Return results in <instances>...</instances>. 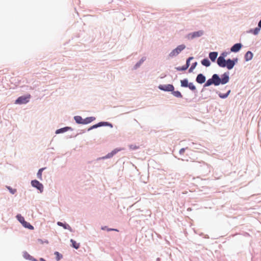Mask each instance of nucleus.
Instances as JSON below:
<instances>
[{
	"label": "nucleus",
	"mask_w": 261,
	"mask_h": 261,
	"mask_svg": "<svg viewBox=\"0 0 261 261\" xmlns=\"http://www.w3.org/2000/svg\"><path fill=\"white\" fill-rule=\"evenodd\" d=\"M212 78L214 85L215 86H218L220 84H225L228 82V75L226 73L223 74L221 78H220L217 74H214L212 76Z\"/></svg>",
	"instance_id": "1"
},
{
	"label": "nucleus",
	"mask_w": 261,
	"mask_h": 261,
	"mask_svg": "<svg viewBox=\"0 0 261 261\" xmlns=\"http://www.w3.org/2000/svg\"><path fill=\"white\" fill-rule=\"evenodd\" d=\"M16 218L17 220L22 224V225L27 228L30 229H33L34 227L31 225L29 222H27L24 220V218L20 214L17 215Z\"/></svg>",
	"instance_id": "2"
},
{
	"label": "nucleus",
	"mask_w": 261,
	"mask_h": 261,
	"mask_svg": "<svg viewBox=\"0 0 261 261\" xmlns=\"http://www.w3.org/2000/svg\"><path fill=\"white\" fill-rule=\"evenodd\" d=\"M31 97L30 95L26 96H20L15 101L16 104H24L29 102Z\"/></svg>",
	"instance_id": "3"
},
{
	"label": "nucleus",
	"mask_w": 261,
	"mask_h": 261,
	"mask_svg": "<svg viewBox=\"0 0 261 261\" xmlns=\"http://www.w3.org/2000/svg\"><path fill=\"white\" fill-rule=\"evenodd\" d=\"M228 63V61H226L224 59L223 56H220L217 59V64L218 65L222 67H224L226 66L228 67L227 64Z\"/></svg>",
	"instance_id": "4"
},
{
	"label": "nucleus",
	"mask_w": 261,
	"mask_h": 261,
	"mask_svg": "<svg viewBox=\"0 0 261 261\" xmlns=\"http://www.w3.org/2000/svg\"><path fill=\"white\" fill-rule=\"evenodd\" d=\"M31 184L33 187L37 188L40 192H42L43 190V185L37 180H33L31 182Z\"/></svg>",
	"instance_id": "5"
},
{
	"label": "nucleus",
	"mask_w": 261,
	"mask_h": 261,
	"mask_svg": "<svg viewBox=\"0 0 261 261\" xmlns=\"http://www.w3.org/2000/svg\"><path fill=\"white\" fill-rule=\"evenodd\" d=\"M159 88L165 91H173L174 88L172 85L168 84L166 85H160Z\"/></svg>",
	"instance_id": "6"
},
{
	"label": "nucleus",
	"mask_w": 261,
	"mask_h": 261,
	"mask_svg": "<svg viewBox=\"0 0 261 261\" xmlns=\"http://www.w3.org/2000/svg\"><path fill=\"white\" fill-rule=\"evenodd\" d=\"M102 126H110L111 127H113V125H112V124L109 123V122H100L96 124L93 125L89 129H91L92 128H97L98 127Z\"/></svg>",
	"instance_id": "7"
},
{
	"label": "nucleus",
	"mask_w": 261,
	"mask_h": 261,
	"mask_svg": "<svg viewBox=\"0 0 261 261\" xmlns=\"http://www.w3.org/2000/svg\"><path fill=\"white\" fill-rule=\"evenodd\" d=\"M102 126H110L111 127H113V125H112V124L109 123V122H100L96 124L93 125L89 129H91L92 128H97L98 127Z\"/></svg>",
	"instance_id": "8"
},
{
	"label": "nucleus",
	"mask_w": 261,
	"mask_h": 261,
	"mask_svg": "<svg viewBox=\"0 0 261 261\" xmlns=\"http://www.w3.org/2000/svg\"><path fill=\"white\" fill-rule=\"evenodd\" d=\"M203 34V31L200 30L198 31L194 32L191 34H190L189 36L190 37L191 39H193L196 37H199L202 36Z\"/></svg>",
	"instance_id": "9"
},
{
	"label": "nucleus",
	"mask_w": 261,
	"mask_h": 261,
	"mask_svg": "<svg viewBox=\"0 0 261 261\" xmlns=\"http://www.w3.org/2000/svg\"><path fill=\"white\" fill-rule=\"evenodd\" d=\"M196 82L199 84H203L205 81V77L201 73L199 74L196 77Z\"/></svg>",
	"instance_id": "10"
},
{
	"label": "nucleus",
	"mask_w": 261,
	"mask_h": 261,
	"mask_svg": "<svg viewBox=\"0 0 261 261\" xmlns=\"http://www.w3.org/2000/svg\"><path fill=\"white\" fill-rule=\"evenodd\" d=\"M242 47V44L241 43H237L234 44L230 49L232 52L238 51Z\"/></svg>",
	"instance_id": "11"
},
{
	"label": "nucleus",
	"mask_w": 261,
	"mask_h": 261,
	"mask_svg": "<svg viewBox=\"0 0 261 261\" xmlns=\"http://www.w3.org/2000/svg\"><path fill=\"white\" fill-rule=\"evenodd\" d=\"M218 56L217 52H211L209 54V58L212 62H215Z\"/></svg>",
	"instance_id": "12"
},
{
	"label": "nucleus",
	"mask_w": 261,
	"mask_h": 261,
	"mask_svg": "<svg viewBox=\"0 0 261 261\" xmlns=\"http://www.w3.org/2000/svg\"><path fill=\"white\" fill-rule=\"evenodd\" d=\"M74 118L76 123L79 124H84V119H83L81 116H76L74 117Z\"/></svg>",
	"instance_id": "13"
},
{
	"label": "nucleus",
	"mask_w": 261,
	"mask_h": 261,
	"mask_svg": "<svg viewBox=\"0 0 261 261\" xmlns=\"http://www.w3.org/2000/svg\"><path fill=\"white\" fill-rule=\"evenodd\" d=\"M245 57L247 61H249L252 59L253 57V54L251 51H248L246 53Z\"/></svg>",
	"instance_id": "14"
},
{
	"label": "nucleus",
	"mask_w": 261,
	"mask_h": 261,
	"mask_svg": "<svg viewBox=\"0 0 261 261\" xmlns=\"http://www.w3.org/2000/svg\"><path fill=\"white\" fill-rule=\"evenodd\" d=\"M119 150H114L111 153H108L106 156L102 158V159H108L112 157L115 154H116Z\"/></svg>",
	"instance_id": "15"
},
{
	"label": "nucleus",
	"mask_w": 261,
	"mask_h": 261,
	"mask_svg": "<svg viewBox=\"0 0 261 261\" xmlns=\"http://www.w3.org/2000/svg\"><path fill=\"white\" fill-rule=\"evenodd\" d=\"M57 224L59 225V226H62L64 227V228L65 229H69V230H71V227L70 226L68 225V224H64L61 222H58L57 223Z\"/></svg>",
	"instance_id": "16"
},
{
	"label": "nucleus",
	"mask_w": 261,
	"mask_h": 261,
	"mask_svg": "<svg viewBox=\"0 0 261 261\" xmlns=\"http://www.w3.org/2000/svg\"><path fill=\"white\" fill-rule=\"evenodd\" d=\"M95 119V117H87L84 119V124L89 123L91 122L94 121Z\"/></svg>",
	"instance_id": "17"
},
{
	"label": "nucleus",
	"mask_w": 261,
	"mask_h": 261,
	"mask_svg": "<svg viewBox=\"0 0 261 261\" xmlns=\"http://www.w3.org/2000/svg\"><path fill=\"white\" fill-rule=\"evenodd\" d=\"M70 128L69 127H63V128H60V129H57L56 130V134H59V133H64L65 132H66L68 130H69Z\"/></svg>",
	"instance_id": "18"
},
{
	"label": "nucleus",
	"mask_w": 261,
	"mask_h": 261,
	"mask_svg": "<svg viewBox=\"0 0 261 261\" xmlns=\"http://www.w3.org/2000/svg\"><path fill=\"white\" fill-rule=\"evenodd\" d=\"M201 64L206 66L208 67L210 66V62L207 59H204L201 61Z\"/></svg>",
	"instance_id": "19"
},
{
	"label": "nucleus",
	"mask_w": 261,
	"mask_h": 261,
	"mask_svg": "<svg viewBox=\"0 0 261 261\" xmlns=\"http://www.w3.org/2000/svg\"><path fill=\"white\" fill-rule=\"evenodd\" d=\"M70 242H71L72 246L73 248H75L76 249L79 248V247H80V244L79 243H76L74 240H73L72 239H71Z\"/></svg>",
	"instance_id": "20"
},
{
	"label": "nucleus",
	"mask_w": 261,
	"mask_h": 261,
	"mask_svg": "<svg viewBox=\"0 0 261 261\" xmlns=\"http://www.w3.org/2000/svg\"><path fill=\"white\" fill-rule=\"evenodd\" d=\"M180 83H181V86L182 87H187L188 86V84H189L188 81L187 79L181 80L180 81Z\"/></svg>",
	"instance_id": "21"
},
{
	"label": "nucleus",
	"mask_w": 261,
	"mask_h": 261,
	"mask_svg": "<svg viewBox=\"0 0 261 261\" xmlns=\"http://www.w3.org/2000/svg\"><path fill=\"white\" fill-rule=\"evenodd\" d=\"M186 46L185 45H180L178 46L175 49L178 52V53H180L183 49L185 48Z\"/></svg>",
	"instance_id": "22"
},
{
	"label": "nucleus",
	"mask_w": 261,
	"mask_h": 261,
	"mask_svg": "<svg viewBox=\"0 0 261 261\" xmlns=\"http://www.w3.org/2000/svg\"><path fill=\"white\" fill-rule=\"evenodd\" d=\"M45 169V168H41L38 171V173H37V176L38 177L39 179H42V171Z\"/></svg>",
	"instance_id": "23"
},
{
	"label": "nucleus",
	"mask_w": 261,
	"mask_h": 261,
	"mask_svg": "<svg viewBox=\"0 0 261 261\" xmlns=\"http://www.w3.org/2000/svg\"><path fill=\"white\" fill-rule=\"evenodd\" d=\"M172 94H173V95L176 97H182V95L181 94V93L178 91H172Z\"/></svg>",
	"instance_id": "24"
},
{
	"label": "nucleus",
	"mask_w": 261,
	"mask_h": 261,
	"mask_svg": "<svg viewBox=\"0 0 261 261\" xmlns=\"http://www.w3.org/2000/svg\"><path fill=\"white\" fill-rule=\"evenodd\" d=\"M212 84H214L213 78L208 79L204 85L205 87L209 86Z\"/></svg>",
	"instance_id": "25"
},
{
	"label": "nucleus",
	"mask_w": 261,
	"mask_h": 261,
	"mask_svg": "<svg viewBox=\"0 0 261 261\" xmlns=\"http://www.w3.org/2000/svg\"><path fill=\"white\" fill-rule=\"evenodd\" d=\"M178 52L175 49H173L169 54L170 57H173L176 56L178 54Z\"/></svg>",
	"instance_id": "26"
},
{
	"label": "nucleus",
	"mask_w": 261,
	"mask_h": 261,
	"mask_svg": "<svg viewBox=\"0 0 261 261\" xmlns=\"http://www.w3.org/2000/svg\"><path fill=\"white\" fill-rule=\"evenodd\" d=\"M193 59V57L189 58V59L187 60L186 65L184 66V69H187L189 67L190 65V61Z\"/></svg>",
	"instance_id": "27"
},
{
	"label": "nucleus",
	"mask_w": 261,
	"mask_h": 261,
	"mask_svg": "<svg viewBox=\"0 0 261 261\" xmlns=\"http://www.w3.org/2000/svg\"><path fill=\"white\" fill-rule=\"evenodd\" d=\"M55 254L56 256V259L57 260H60L63 257L62 255L59 252H57V251L55 252Z\"/></svg>",
	"instance_id": "28"
},
{
	"label": "nucleus",
	"mask_w": 261,
	"mask_h": 261,
	"mask_svg": "<svg viewBox=\"0 0 261 261\" xmlns=\"http://www.w3.org/2000/svg\"><path fill=\"white\" fill-rule=\"evenodd\" d=\"M188 87L189 88V89H190L192 90H196L195 86L192 83H189L188 84Z\"/></svg>",
	"instance_id": "29"
},
{
	"label": "nucleus",
	"mask_w": 261,
	"mask_h": 261,
	"mask_svg": "<svg viewBox=\"0 0 261 261\" xmlns=\"http://www.w3.org/2000/svg\"><path fill=\"white\" fill-rule=\"evenodd\" d=\"M234 64H235V62L234 61L231 60L229 59V69L232 68Z\"/></svg>",
	"instance_id": "30"
},
{
	"label": "nucleus",
	"mask_w": 261,
	"mask_h": 261,
	"mask_svg": "<svg viewBox=\"0 0 261 261\" xmlns=\"http://www.w3.org/2000/svg\"><path fill=\"white\" fill-rule=\"evenodd\" d=\"M197 65V62H195L192 64L190 68L189 69V72H191L193 71V70L195 68Z\"/></svg>",
	"instance_id": "31"
},
{
	"label": "nucleus",
	"mask_w": 261,
	"mask_h": 261,
	"mask_svg": "<svg viewBox=\"0 0 261 261\" xmlns=\"http://www.w3.org/2000/svg\"><path fill=\"white\" fill-rule=\"evenodd\" d=\"M7 188L9 190L10 193L13 194H14L16 192V189H13L11 188L10 187H8Z\"/></svg>",
	"instance_id": "32"
},
{
	"label": "nucleus",
	"mask_w": 261,
	"mask_h": 261,
	"mask_svg": "<svg viewBox=\"0 0 261 261\" xmlns=\"http://www.w3.org/2000/svg\"><path fill=\"white\" fill-rule=\"evenodd\" d=\"M219 96L221 98H226L227 97V96L228 95V92H226L225 94H222L221 93H220L219 94Z\"/></svg>",
	"instance_id": "33"
},
{
	"label": "nucleus",
	"mask_w": 261,
	"mask_h": 261,
	"mask_svg": "<svg viewBox=\"0 0 261 261\" xmlns=\"http://www.w3.org/2000/svg\"><path fill=\"white\" fill-rule=\"evenodd\" d=\"M259 30H260V29H259V28H256L253 30V34H254V35H257V34L258 33V32H259Z\"/></svg>",
	"instance_id": "34"
},
{
	"label": "nucleus",
	"mask_w": 261,
	"mask_h": 261,
	"mask_svg": "<svg viewBox=\"0 0 261 261\" xmlns=\"http://www.w3.org/2000/svg\"><path fill=\"white\" fill-rule=\"evenodd\" d=\"M185 151V148H181L180 149L179 152L180 154H183Z\"/></svg>",
	"instance_id": "35"
},
{
	"label": "nucleus",
	"mask_w": 261,
	"mask_h": 261,
	"mask_svg": "<svg viewBox=\"0 0 261 261\" xmlns=\"http://www.w3.org/2000/svg\"><path fill=\"white\" fill-rule=\"evenodd\" d=\"M176 69L178 70H186V69H184V66H182V67H177Z\"/></svg>",
	"instance_id": "36"
},
{
	"label": "nucleus",
	"mask_w": 261,
	"mask_h": 261,
	"mask_svg": "<svg viewBox=\"0 0 261 261\" xmlns=\"http://www.w3.org/2000/svg\"><path fill=\"white\" fill-rule=\"evenodd\" d=\"M258 26L259 28H261V20L259 21Z\"/></svg>",
	"instance_id": "37"
},
{
	"label": "nucleus",
	"mask_w": 261,
	"mask_h": 261,
	"mask_svg": "<svg viewBox=\"0 0 261 261\" xmlns=\"http://www.w3.org/2000/svg\"><path fill=\"white\" fill-rule=\"evenodd\" d=\"M141 62L140 61V63H137V64L136 65V67H138V66H139V65L141 64Z\"/></svg>",
	"instance_id": "38"
},
{
	"label": "nucleus",
	"mask_w": 261,
	"mask_h": 261,
	"mask_svg": "<svg viewBox=\"0 0 261 261\" xmlns=\"http://www.w3.org/2000/svg\"><path fill=\"white\" fill-rule=\"evenodd\" d=\"M108 230H109V231H110V230H115V231H118V230H117V229H108Z\"/></svg>",
	"instance_id": "39"
},
{
	"label": "nucleus",
	"mask_w": 261,
	"mask_h": 261,
	"mask_svg": "<svg viewBox=\"0 0 261 261\" xmlns=\"http://www.w3.org/2000/svg\"><path fill=\"white\" fill-rule=\"evenodd\" d=\"M40 261H46L45 260H44L43 258H40Z\"/></svg>",
	"instance_id": "40"
}]
</instances>
